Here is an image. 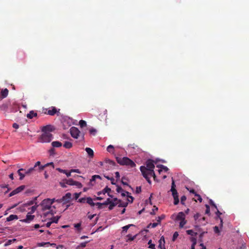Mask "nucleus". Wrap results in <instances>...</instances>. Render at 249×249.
Masks as SVG:
<instances>
[{
    "label": "nucleus",
    "mask_w": 249,
    "mask_h": 249,
    "mask_svg": "<svg viewBox=\"0 0 249 249\" xmlns=\"http://www.w3.org/2000/svg\"><path fill=\"white\" fill-rule=\"evenodd\" d=\"M146 167L142 166L140 167V170L147 182L150 184L151 181L150 177H153L155 179L156 175L154 171L155 165L153 161L152 160H148L146 162Z\"/></svg>",
    "instance_id": "nucleus-1"
},
{
    "label": "nucleus",
    "mask_w": 249,
    "mask_h": 249,
    "mask_svg": "<svg viewBox=\"0 0 249 249\" xmlns=\"http://www.w3.org/2000/svg\"><path fill=\"white\" fill-rule=\"evenodd\" d=\"M42 134L39 137V141L41 142H49L53 139V135L51 133L54 130L51 125L44 126L42 128Z\"/></svg>",
    "instance_id": "nucleus-2"
},
{
    "label": "nucleus",
    "mask_w": 249,
    "mask_h": 249,
    "mask_svg": "<svg viewBox=\"0 0 249 249\" xmlns=\"http://www.w3.org/2000/svg\"><path fill=\"white\" fill-rule=\"evenodd\" d=\"M116 161L121 165L129 166L131 167H134L136 166L135 162L127 157H116Z\"/></svg>",
    "instance_id": "nucleus-3"
},
{
    "label": "nucleus",
    "mask_w": 249,
    "mask_h": 249,
    "mask_svg": "<svg viewBox=\"0 0 249 249\" xmlns=\"http://www.w3.org/2000/svg\"><path fill=\"white\" fill-rule=\"evenodd\" d=\"M100 164L107 170L113 169L116 165V163L114 161L109 159L106 160L103 162H100Z\"/></svg>",
    "instance_id": "nucleus-4"
},
{
    "label": "nucleus",
    "mask_w": 249,
    "mask_h": 249,
    "mask_svg": "<svg viewBox=\"0 0 249 249\" xmlns=\"http://www.w3.org/2000/svg\"><path fill=\"white\" fill-rule=\"evenodd\" d=\"M55 199H45L41 202V206L42 207V210L43 211H46L47 210H49L51 208V205L54 201Z\"/></svg>",
    "instance_id": "nucleus-5"
},
{
    "label": "nucleus",
    "mask_w": 249,
    "mask_h": 249,
    "mask_svg": "<svg viewBox=\"0 0 249 249\" xmlns=\"http://www.w3.org/2000/svg\"><path fill=\"white\" fill-rule=\"evenodd\" d=\"M194 219L195 220V223L198 225H197V227H198L199 225H205L207 223L206 222V218L205 217H201L200 214L199 213H196L194 216Z\"/></svg>",
    "instance_id": "nucleus-6"
},
{
    "label": "nucleus",
    "mask_w": 249,
    "mask_h": 249,
    "mask_svg": "<svg viewBox=\"0 0 249 249\" xmlns=\"http://www.w3.org/2000/svg\"><path fill=\"white\" fill-rule=\"evenodd\" d=\"M71 198V194L70 193H67L61 198L56 200V201L61 203L63 202L64 204L69 203Z\"/></svg>",
    "instance_id": "nucleus-7"
},
{
    "label": "nucleus",
    "mask_w": 249,
    "mask_h": 249,
    "mask_svg": "<svg viewBox=\"0 0 249 249\" xmlns=\"http://www.w3.org/2000/svg\"><path fill=\"white\" fill-rule=\"evenodd\" d=\"M70 133L71 136L73 138L77 139L79 136L80 131L77 127L73 126L71 127L70 129Z\"/></svg>",
    "instance_id": "nucleus-8"
},
{
    "label": "nucleus",
    "mask_w": 249,
    "mask_h": 249,
    "mask_svg": "<svg viewBox=\"0 0 249 249\" xmlns=\"http://www.w3.org/2000/svg\"><path fill=\"white\" fill-rule=\"evenodd\" d=\"M45 110L44 113L51 116L54 115L57 112V109L54 107H52L48 109H45Z\"/></svg>",
    "instance_id": "nucleus-9"
},
{
    "label": "nucleus",
    "mask_w": 249,
    "mask_h": 249,
    "mask_svg": "<svg viewBox=\"0 0 249 249\" xmlns=\"http://www.w3.org/2000/svg\"><path fill=\"white\" fill-rule=\"evenodd\" d=\"M25 188L24 185H21L16 188L15 190L12 191L9 194V196H12L16 194H17L24 190Z\"/></svg>",
    "instance_id": "nucleus-10"
},
{
    "label": "nucleus",
    "mask_w": 249,
    "mask_h": 249,
    "mask_svg": "<svg viewBox=\"0 0 249 249\" xmlns=\"http://www.w3.org/2000/svg\"><path fill=\"white\" fill-rule=\"evenodd\" d=\"M30 214V213H28L26 215V218L21 220L20 221L26 223H30L35 218V215Z\"/></svg>",
    "instance_id": "nucleus-11"
},
{
    "label": "nucleus",
    "mask_w": 249,
    "mask_h": 249,
    "mask_svg": "<svg viewBox=\"0 0 249 249\" xmlns=\"http://www.w3.org/2000/svg\"><path fill=\"white\" fill-rule=\"evenodd\" d=\"M170 191L172 193V196H173V197H175L176 196L178 195V192H177V190L176 189V185L175 183V181L173 179V178H172V185H171V188Z\"/></svg>",
    "instance_id": "nucleus-12"
},
{
    "label": "nucleus",
    "mask_w": 249,
    "mask_h": 249,
    "mask_svg": "<svg viewBox=\"0 0 249 249\" xmlns=\"http://www.w3.org/2000/svg\"><path fill=\"white\" fill-rule=\"evenodd\" d=\"M111 191V189L108 188L107 186L101 192H99L97 193V195L98 196L101 195V194H105L106 193H107V195L108 196L111 197V196L109 194V192Z\"/></svg>",
    "instance_id": "nucleus-13"
},
{
    "label": "nucleus",
    "mask_w": 249,
    "mask_h": 249,
    "mask_svg": "<svg viewBox=\"0 0 249 249\" xmlns=\"http://www.w3.org/2000/svg\"><path fill=\"white\" fill-rule=\"evenodd\" d=\"M184 219H185V213L183 212H179L178 213L177 217H176V220H183Z\"/></svg>",
    "instance_id": "nucleus-14"
},
{
    "label": "nucleus",
    "mask_w": 249,
    "mask_h": 249,
    "mask_svg": "<svg viewBox=\"0 0 249 249\" xmlns=\"http://www.w3.org/2000/svg\"><path fill=\"white\" fill-rule=\"evenodd\" d=\"M9 91L7 89H2L0 92V97L1 98H6L8 94Z\"/></svg>",
    "instance_id": "nucleus-15"
},
{
    "label": "nucleus",
    "mask_w": 249,
    "mask_h": 249,
    "mask_svg": "<svg viewBox=\"0 0 249 249\" xmlns=\"http://www.w3.org/2000/svg\"><path fill=\"white\" fill-rule=\"evenodd\" d=\"M18 219V216L17 215L15 214H11L8 217L6 218L7 221H11L14 220H17Z\"/></svg>",
    "instance_id": "nucleus-16"
},
{
    "label": "nucleus",
    "mask_w": 249,
    "mask_h": 249,
    "mask_svg": "<svg viewBox=\"0 0 249 249\" xmlns=\"http://www.w3.org/2000/svg\"><path fill=\"white\" fill-rule=\"evenodd\" d=\"M56 170L60 173H62L63 174H66L67 177H69L71 176V171L69 172H68L67 170H63L59 168H57Z\"/></svg>",
    "instance_id": "nucleus-17"
},
{
    "label": "nucleus",
    "mask_w": 249,
    "mask_h": 249,
    "mask_svg": "<svg viewBox=\"0 0 249 249\" xmlns=\"http://www.w3.org/2000/svg\"><path fill=\"white\" fill-rule=\"evenodd\" d=\"M37 116V113L35 112L33 110L30 111L29 113L27 114V117L29 119H32L34 117Z\"/></svg>",
    "instance_id": "nucleus-18"
},
{
    "label": "nucleus",
    "mask_w": 249,
    "mask_h": 249,
    "mask_svg": "<svg viewBox=\"0 0 249 249\" xmlns=\"http://www.w3.org/2000/svg\"><path fill=\"white\" fill-rule=\"evenodd\" d=\"M85 150L90 157H93L94 155V152L90 148L87 147Z\"/></svg>",
    "instance_id": "nucleus-19"
},
{
    "label": "nucleus",
    "mask_w": 249,
    "mask_h": 249,
    "mask_svg": "<svg viewBox=\"0 0 249 249\" xmlns=\"http://www.w3.org/2000/svg\"><path fill=\"white\" fill-rule=\"evenodd\" d=\"M86 202L91 206L95 205V203L93 202V199L90 197H88L86 199Z\"/></svg>",
    "instance_id": "nucleus-20"
},
{
    "label": "nucleus",
    "mask_w": 249,
    "mask_h": 249,
    "mask_svg": "<svg viewBox=\"0 0 249 249\" xmlns=\"http://www.w3.org/2000/svg\"><path fill=\"white\" fill-rule=\"evenodd\" d=\"M52 145L53 147H59L62 146V143L58 141H54L52 142Z\"/></svg>",
    "instance_id": "nucleus-21"
},
{
    "label": "nucleus",
    "mask_w": 249,
    "mask_h": 249,
    "mask_svg": "<svg viewBox=\"0 0 249 249\" xmlns=\"http://www.w3.org/2000/svg\"><path fill=\"white\" fill-rule=\"evenodd\" d=\"M158 167H159L160 168V169H159L158 170L159 172L160 173L162 170H164V171L165 172H167L168 170V168L165 166H164L163 165H158L157 166Z\"/></svg>",
    "instance_id": "nucleus-22"
},
{
    "label": "nucleus",
    "mask_w": 249,
    "mask_h": 249,
    "mask_svg": "<svg viewBox=\"0 0 249 249\" xmlns=\"http://www.w3.org/2000/svg\"><path fill=\"white\" fill-rule=\"evenodd\" d=\"M25 170L23 168H20L18 171V173L20 176L19 179L22 180L25 177V174H22L21 171H25Z\"/></svg>",
    "instance_id": "nucleus-23"
},
{
    "label": "nucleus",
    "mask_w": 249,
    "mask_h": 249,
    "mask_svg": "<svg viewBox=\"0 0 249 249\" xmlns=\"http://www.w3.org/2000/svg\"><path fill=\"white\" fill-rule=\"evenodd\" d=\"M63 146L66 148L70 149L71 147H72V144L71 142H65L63 145Z\"/></svg>",
    "instance_id": "nucleus-24"
},
{
    "label": "nucleus",
    "mask_w": 249,
    "mask_h": 249,
    "mask_svg": "<svg viewBox=\"0 0 249 249\" xmlns=\"http://www.w3.org/2000/svg\"><path fill=\"white\" fill-rule=\"evenodd\" d=\"M8 104L4 103L0 106V109L1 110L6 111L8 107Z\"/></svg>",
    "instance_id": "nucleus-25"
},
{
    "label": "nucleus",
    "mask_w": 249,
    "mask_h": 249,
    "mask_svg": "<svg viewBox=\"0 0 249 249\" xmlns=\"http://www.w3.org/2000/svg\"><path fill=\"white\" fill-rule=\"evenodd\" d=\"M114 146L112 145H109L107 147V150L110 153L114 154Z\"/></svg>",
    "instance_id": "nucleus-26"
},
{
    "label": "nucleus",
    "mask_w": 249,
    "mask_h": 249,
    "mask_svg": "<svg viewBox=\"0 0 249 249\" xmlns=\"http://www.w3.org/2000/svg\"><path fill=\"white\" fill-rule=\"evenodd\" d=\"M118 203L117 202H112V201H111V202H110V203H109V206L108 207V209L109 210H112L114 207L115 206H116L117 205H118Z\"/></svg>",
    "instance_id": "nucleus-27"
},
{
    "label": "nucleus",
    "mask_w": 249,
    "mask_h": 249,
    "mask_svg": "<svg viewBox=\"0 0 249 249\" xmlns=\"http://www.w3.org/2000/svg\"><path fill=\"white\" fill-rule=\"evenodd\" d=\"M66 184L69 185H74L75 180L72 179H65Z\"/></svg>",
    "instance_id": "nucleus-28"
},
{
    "label": "nucleus",
    "mask_w": 249,
    "mask_h": 249,
    "mask_svg": "<svg viewBox=\"0 0 249 249\" xmlns=\"http://www.w3.org/2000/svg\"><path fill=\"white\" fill-rule=\"evenodd\" d=\"M17 239H9L8 240L7 242L4 244V246H8L10 245H11L12 243L15 242V241H16Z\"/></svg>",
    "instance_id": "nucleus-29"
},
{
    "label": "nucleus",
    "mask_w": 249,
    "mask_h": 249,
    "mask_svg": "<svg viewBox=\"0 0 249 249\" xmlns=\"http://www.w3.org/2000/svg\"><path fill=\"white\" fill-rule=\"evenodd\" d=\"M89 241H86V242H83V243H81L79 245H78L77 247H76V249H79L80 248H84L87 245V244L88 243H89Z\"/></svg>",
    "instance_id": "nucleus-30"
},
{
    "label": "nucleus",
    "mask_w": 249,
    "mask_h": 249,
    "mask_svg": "<svg viewBox=\"0 0 249 249\" xmlns=\"http://www.w3.org/2000/svg\"><path fill=\"white\" fill-rule=\"evenodd\" d=\"M221 214H222L221 213L217 210V212H216V214L217 215V217L220 219V226L221 227H222L223 221H222V218L220 217V215Z\"/></svg>",
    "instance_id": "nucleus-31"
},
{
    "label": "nucleus",
    "mask_w": 249,
    "mask_h": 249,
    "mask_svg": "<svg viewBox=\"0 0 249 249\" xmlns=\"http://www.w3.org/2000/svg\"><path fill=\"white\" fill-rule=\"evenodd\" d=\"M59 218L60 216H58L53 217L52 218H51V221L52 223H57Z\"/></svg>",
    "instance_id": "nucleus-32"
},
{
    "label": "nucleus",
    "mask_w": 249,
    "mask_h": 249,
    "mask_svg": "<svg viewBox=\"0 0 249 249\" xmlns=\"http://www.w3.org/2000/svg\"><path fill=\"white\" fill-rule=\"evenodd\" d=\"M118 204V207H127V206L128 205V203L127 202H122L120 200V202H119Z\"/></svg>",
    "instance_id": "nucleus-33"
},
{
    "label": "nucleus",
    "mask_w": 249,
    "mask_h": 249,
    "mask_svg": "<svg viewBox=\"0 0 249 249\" xmlns=\"http://www.w3.org/2000/svg\"><path fill=\"white\" fill-rule=\"evenodd\" d=\"M133 224H129L123 227V232H126L127 230L131 226H134Z\"/></svg>",
    "instance_id": "nucleus-34"
},
{
    "label": "nucleus",
    "mask_w": 249,
    "mask_h": 249,
    "mask_svg": "<svg viewBox=\"0 0 249 249\" xmlns=\"http://www.w3.org/2000/svg\"><path fill=\"white\" fill-rule=\"evenodd\" d=\"M186 232L188 234L191 235L192 236H196L197 235L196 232H195L193 230H189L186 231Z\"/></svg>",
    "instance_id": "nucleus-35"
},
{
    "label": "nucleus",
    "mask_w": 249,
    "mask_h": 249,
    "mask_svg": "<svg viewBox=\"0 0 249 249\" xmlns=\"http://www.w3.org/2000/svg\"><path fill=\"white\" fill-rule=\"evenodd\" d=\"M79 125L81 127H84L86 126L87 123L85 121L81 120L79 121Z\"/></svg>",
    "instance_id": "nucleus-36"
},
{
    "label": "nucleus",
    "mask_w": 249,
    "mask_h": 249,
    "mask_svg": "<svg viewBox=\"0 0 249 249\" xmlns=\"http://www.w3.org/2000/svg\"><path fill=\"white\" fill-rule=\"evenodd\" d=\"M180 221V222L179 223V227L180 228H182L186 224L187 221L185 220V219H184L183 220H181Z\"/></svg>",
    "instance_id": "nucleus-37"
},
{
    "label": "nucleus",
    "mask_w": 249,
    "mask_h": 249,
    "mask_svg": "<svg viewBox=\"0 0 249 249\" xmlns=\"http://www.w3.org/2000/svg\"><path fill=\"white\" fill-rule=\"evenodd\" d=\"M148 244L149 245L148 248L151 249H155V245L154 244H152V240H150L148 242Z\"/></svg>",
    "instance_id": "nucleus-38"
},
{
    "label": "nucleus",
    "mask_w": 249,
    "mask_h": 249,
    "mask_svg": "<svg viewBox=\"0 0 249 249\" xmlns=\"http://www.w3.org/2000/svg\"><path fill=\"white\" fill-rule=\"evenodd\" d=\"M127 237L128 238V239L126 240V242H128L129 241H133L134 240L136 237V235H134L133 236H132L130 234H128L127 235Z\"/></svg>",
    "instance_id": "nucleus-39"
},
{
    "label": "nucleus",
    "mask_w": 249,
    "mask_h": 249,
    "mask_svg": "<svg viewBox=\"0 0 249 249\" xmlns=\"http://www.w3.org/2000/svg\"><path fill=\"white\" fill-rule=\"evenodd\" d=\"M174 205H176L178 204L179 203V198H178V195L176 196L175 197H174Z\"/></svg>",
    "instance_id": "nucleus-40"
},
{
    "label": "nucleus",
    "mask_w": 249,
    "mask_h": 249,
    "mask_svg": "<svg viewBox=\"0 0 249 249\" xmlns=\"http://www.w3.org/2000/svg\"><path fill=\"white\" fill-rule=\"evenodd\" d=\"M81 223H77V224H74V226L75 228H76L77 229V230L78 231H80L81 230Z\"/></svg>",
    "instance_id": "nucleus-41"
},
{
    "label": "nucleus",
    "mask_w": 249,
    "mask_h": 249,
    "mask_svg": "<svg viewBox=\"0 0 249 249\" xmlns=\"http://www.w3.org/2000/svg\"><path fill=\"white\" fill-rule=\"evenodd\" d=\"M159 224H160L158 222L150 223L148 225V227L149 228L150 227H151L152 228H154L156 227Z\"/></svg>",
    "instance_id": "nucleus-42"
},
{
    "label": "nucleus",
    "mask_w": 249,
    "mask_h": 249,
    "mask_svg": "<svg viewBox=\"0 0 249 249\" xmlns=\"http://www.w3.org/2000/svg\"><path fill=\"white\" fill-rule=\"evenodd\" d=\"M89 131L90 134L92 135H95L96 132H97L96 130L93 128L90 129Z\"/></svg>",
    "instance_id": "nucleus-43"
},
{
    "label": "nucleus",
    "mask_w": 249,
    "mask_h": 249,
    "mask_svg": "<svg viewBox=\"0 0 249 249\" xmlns=\"http://www.w3.org/2000/svg\"><path fill=\"white\" fill-rule=\"evenodd\" d=\"M74 185L76 186L78 188H81L82 187V184L80 182L76 181H75Z\"/></svg>",
    "instance_id": "nucleus-44"
},
{
    "label": "nucleus",
    "mask_w": 249,
    "mask_h": 249,
    "mask_svg": "<svg viewBox=\"0 0 249 249\" xmlns=\"http://www.w3.org/2000/svg\"><path fill=\"white\" fill-rule=\"evenodd\" d=\"M206 210L205 211V213L207 214H209L210 213V208L208 204L205 205Z\"/></svg>",
    "instance_id": "nucleus-45"
},
{
    "label": "nucleus",
    "mask_w": 249,
    "mask_h": 249,
    "mask_svg": "<svg viewBox=\"0 0 249 249\" xmlns=\"http://www.w3.org/2000/svg\"><path fill=\"white\" fill-rule=\"evenodd\" d=\"M105 177L107 178V179L111 180L112 184H115V183L114 182V179L113 178H110L108 176H105Z\"/></svg>",
    "instance_id": "nucleus-46"
},
{
    "label": "nucleus",
    "mask_w": 249,
    "mask_h": 249,
    "mask_svg": "<svg viewBox=\"0 0 249 249\" xmlns=\"http://www.w3.org/2000/svg\"><path fill=\"white\" fill-rule=\"evenodd\" d=\"M95 205L98 206V208L99 209H101L103 208V206L104 205L103 203L97 202L95 203Z\"/></svg>",
    "instance_id": "nucleus-47"
},
{
    "label": "nucleus",
    "mask_w": 249,
    "mask_h": 249,
    "mask_svg": "<svg viewBox=\"0 0 249 249\" xmlns=\"http://www.w3.org/2000/svg\"><path fill=\"white\" fill-rule=\"evenodd\" d=\"M178 236V232L177 231L175 232L173 236L172 240L174 241L177 239Z\"/></svg>",
    "instance_id": "nucleus-48"
},
{
    "label": "nucleus",
    "mask_w": 249,
    "mask_h": 249,
    "mask_svg": "<svg viewBox=\"0 0 249 249\" xmlns=\"http://www.w3.org/2000/svg\"><path fill=\"white\" fill-rule=\"evenodd\" d=\"M111 199L110 198H107V199L106 200V201L103 203L104 204V205H109V203H110V202H111Z\"/></svg>",
    "instance_id": "nucleus-49"
},
{
    "label": "nucleus",
    "mask_w": 249,
    "mask_h": 249,
    "mask_svg": "<svg viewBox=\"0 0 249 249\" xmlns=\"http://www.w3.org/2000/svg\"><path fill=\"white\" fill-rule=\"evenodd\" d=\"M186 200V197L185 196H183L181 197L180 202L182 204H184V202Z\"/></svg>",
    "instance_id": "nucleus-50"
},
{
    "label": "nucleus",
    "mask_w": 249,
    "mask_h": 249,
    "mask_svg": "<svg viewBox=\"0 0 249 249\" xmlns=\"http://www.w3.org/2000/svg\"><path fill=\"white\" fill-rule=\"evenodd\" d=\"M86 199L87 198L85 197H82L78 199V202L80 203H84L86 202Z\"/></svg>",
    "instance_id": "nucleus-51"
},
{
    "label": "nucleus",
    "mask_w": 249,
    "mask_h": 249,
    "mask_svg": "<svg viewBox=\"0 0 249 249\" xmlns=\"http://www.w3.org/2000/svg\"><path fill=\"white\" fill-rule=\"evenodd\" d=\"M34 168L32 167V168H30V169H29L28 170H27L26 172H25V174L26 175H29V174H30L33 170H34Z\"/></svg>",
    "instance_id": "nucleus-52"
},
{
    "label": "nucleus",
    "mask_w": 249,
    "mask_h": 249,
    "mask_svg": "<svg viewBox=\"0 0 249 249\" xmlns=\"http://www.w3.org/2000/svg\"><path fill=\"white\" fill-rule=\"evenodd\" d=\"M36 208H37V206H32V207L31 208V212H30V213H34L35 212V211L36 210Z\"/></svg>",
    "instance_id": "nucleus-53"
},
{
    "label": "nucleus",
    "mask_w": 249,
    "mask_h": 249,
    "mask_svg": "<svg viewBox=\"0 0 249 249\" xmlns=\"http://www.w3.org/2000/svg\"><path fill=\"white\" fill-rule=\"evenodd\" d=\"M125 179H126V178L125 177H123L122 178V181H121L123 185H127V186H128V183L126 182H125V181H124Z\"/></svg>",
    "instance_id": "nucleus-54"
},
{
    "label": "nucleus",
    "mask_w": 249,
    "mask_h": 249,
    "mask_svg": "<svg viewBox=\"0 0 249 249\" xmlns=\"http://www.w3.org/2000/svg\"><path fill=\"white\" fill-rule=\"evenodd\" d=\"M209 203L211 205L213 206L215 209H216L217 210L216 205H215V204L214 203V202L212 199L210 200Z\"/></svg>",
    "instance_id": "nucleus-55"
},
{
    "label": "nucleus",
    "mask_w": 249,
    "mask_h": 249,
    "mask_svg": "<svg viewBox=\"0 0 249 249\" xmlns=\"http://www.w3.org/2000/svg\"><path fill=\"white\" fill-rule=\"evenodd\" d=\"M213 230H214V232L216 233H219L220 232V231L217 226L214 227Z\"/></svg>",
    "instance_id": "nucleus-56"
},
{
    "label": "nucleus",
    "mask_w": 249,
    "mask_h": 249,
    "mask_svg": "<svg viewBox=\"0 0 249 249\" xmlns=\"http://www.w3.org/2000/svg\"><path fill=\"white\" fill-rule=\"evenodd\" d=\"M116 191H117L118 193H121V192H122V191H123V189L122 188V187H121L119 186L118 185H117Z\"/></svg>",
    "instance_id": "nucleus-57"
},
{
    "label": "nucleus",
    "mask_w": 249,
    "mask_h": 249,
    "mask_svg": "<svg viewBox=\"0 0 249 249\" xmlns=\"http://www.w3.org/2000/svg\"><path fill=\"white\" fill-rule=\"evenodd\" d=\"M60 185L61 187L63 188L66 187L65 180H63L62 182H60Z\"/></svg>",
    "instance_id": "nucleus-58"
},
{
    "label": "nucleus",
    "mask_w": 249,
    "mask_h": 249,
    "mask_svg": "<svg viewBox=\"0 0 249 249\" xmlns=\"http://www.w3.org/2000/svg\"><path fill=\"white\" fill-rule=\"evenodd\" d=\"M164 218V215H162L158 217V219L157 220L158 222L160 224V221L162 219H163Z\"/></svg>",
    "instance_id": "nucleus-59"
},
{
    "label": "nucleus",
    "mask_w": 249,
    "mask_h": 249,
    "mask_svg": "<svg viewBox=\"0 0 249 249\" xmlns=\"http://www.w3.org/2000/svg\"><path fill=\"white\" fill-rule=\"evenodd\" d=\"M142 191L141 187L140 186L137 187L136 189V193L137 194H140Z\"/></svg>",
    "instance_id": "nucleus-60"
},
{
    "label": "nucleus",
    "mask_w": 249,
    "mask_h": 249,
    "mask_svg": "<svg viewBox=\"0 0 249 249\" xmlns=\"http://www.w3.org/2000/svg\"><path fill=\"white\" fill-rule=\"evenodd\" d=\"M196 196L197 200H199V202H202V199L201 196L199 195L196 194V196Z\"/></svg>",
    "instance_id": "nucleus-61"
},
{
    "label": "nucleus",
    "mask_w": 249,
    "mask_h": 249,
    "mask_svg": "<svg viewBox=\"0 0 249 249\" xmlns=\"http://www.w3.org/2000/svg\"><path fill=\"white\" fill-rule=\"evenodd\" d=\"M80 195H81V193H74V196L75 199H76V200L77 199L79 198V197L80 196Z\"/></svg>",
    "instance_id": "nucleus-62"
},
{
    "label": "nucleus",
    "mask_w": 249,
    "mask_h": 249,
    "mask_svg": "<svg viewBox=\"0 0 249 249\" xmlns=\"http://www.w3.org/2000/svg\"><path fill=\"white\" fill-rule=\"evenodd\" d=\"M71 173L75 172V173H81V171L79 169H71Z\"/></svg>",
    "instance_id": "nucleus-63"
},
{
    "label": "nucleus",
    "mask_w": 249,
    "mask_h": 249,
    "mask_svg": "<svg viewBox=\"0 0 249 249\" xmlns=\"http://www.w3.org/2000/svg\"><path fill=\"white\" fill-rule=\"evenodd\" d=\"M196 244V240L195 239H194V242L191 246V249H195V246Z\"/></svg>",
    "instance_id": "nucleus-64"
}]
</instances>
